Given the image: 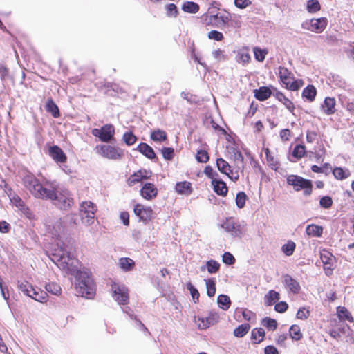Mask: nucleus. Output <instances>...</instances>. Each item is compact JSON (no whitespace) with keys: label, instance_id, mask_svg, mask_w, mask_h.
<instances>
[{"label":"nucleus","instance_id":"obj_1","mask_svg":"<svg viewBox=\"0 0 354 354\" xmlns=\"http://www.w3.org/2000/svg\"><path fill=\"white\" fill-rule=\"evenodd\" d=\"M50 259L66 274H74L76 272L75 290L77 296L88 298V275L86 272L77 271L73 266L74 259L71 252L59 246L49 254Z\"/></svg>","mask_w":354,"mask_h":354},{"label":"nucleus","instance_id":"obj_2","mask_svg":"<svg viewBox=\"0 0 354 354\" xmlns=\"http://www.w3.org/2000/svg\"><path fill=\"white\" fill-rule=\"evenodd\" d=\"M21 182L24 187L36 198L44 200L53 198L55 194L50 189L51 183L41 184L35 176L28 171H24L21 175Z\"/></svg>","mask_w":354,"mask_h":354},{"label":"nucleus","instance_id":"obj_3","mask_svg":"<svg viewBox=\"0 0 354 354\" xmlns=\"http://www.w3.org/2000/svg\"><path fill=\"white\" fill-rule=\"evenodd\" d=\"M50 189H52L55 194L53 198H45L44 200H50L53 201V204L59 209L63 211H68L74 203L71 194L67 190L63 192H59L58 186L54 183L50 184Z\"/></svg>","mask_w":354,"mask_h":354},{"label":"nucleus","instance_id":"obj_4","mask_svg":"<svg viewBox=\"0 0 354 354\" xmlns=\"http://www.w3.org/2000/svg\"><path fill=\"white\" fill-rule=\"evenodd\" d=\"M95 150L103 158L113 160H121L124 156V149L110 145H98Z\"/></svg>","mask_w":354,"mask_h":354},{"label":"nucleus","instance_id":"obj_5","mask_svg":"<svg viewBox=\"0 0 354 354\" xmlns=\"http://www.w3.org/2000/svg\"><path fill=\"white\" fill-rule=\"evenodd\" d=\"M287 183L292 186L296 192L303 189L305 196H310L312 193L313 184L311 180L308 179L292 174L287 177Z\"/></svg>","mask_w":354,"mask_h":354},{"label":"nucleus","instance_id":"obj_6","mask_svg":"<svg viewBox=\"0 0 354 354\" xmlns=\"http://www.w3.org/2000/svg\"><path fill=\"white\" fill-rule=\"evenodd\" d=\"M111 292L113 299L120 305H125L129 302V290L124 284L111 281Z\"/></svg>","mask_w":354,"mask_h":354},{"label":"nucleus","instance_id":"obj_7","mask_svg":"<svg viewBox=\"0 0 354 354\" xmlns=\"http://www.w3.org/2000/svg\"><path fill=\"white\" fill-rule=\"evenodd\" d=\"M221 227L233 237H241L245 232V224L244 222L235 221L232 218L226 219L221 225Z\"/></svg>","mask_w":354,"mask_h":354},{"label":"nucleus","instance_id":"obj_8","mask_svg":"<svg viewBox=\"0 0 354 354\" xmlns=\"http://www.w3.org/2000/svg\"><path fill=\"white\" fill-rule=\"evenodd\" d=\"M92 134L99 138L104 142H111L115 140L114 138L115 127L111 124H104L100 129H93Z\"/></svg>","mask_w":354,"mask_h":354},{"label":"nucleus","instance_id":"obj_9","mask_svg":"<svg viewBox=\"0 0 354 354\" xmlns=\"http://www.w3.org/2000/svg\"><path fill=\"white\" fill-rule=\"evenodd\" d=\"M328 21L325 17L312 19L302 24V28L317 33L322 32L326 27Z\"/></svg>","mask_w":354,"mask_h":354},{"label":"nucleus","instance_id":"obj_10","mask_svg":"<svg viewBox=\"0 0 354 354\" xmlns=\"http://www.w3.org/2000/svg\"><path fill=\"white\" fill-rule=\"evenodd\" d=\"M216 166L221 173L226 174L232 180L236 182L239 180V176L238 173H234L231 169V166L224 159L221 158H217Z\"/></svg>","mask_w":354,"mask_h":354},{"label":"nucleus","instance_id":"obj_11","mask_svg":"<svg viewBox=\"0 0 354 354\" xmlns=\"http://www.w3.org/2000/svg\"><path fill=\"white\" fill-rule=\"evenodd\" d=\"M48 153L50 156L57 162L64 163L66 161L67 157L63 150L57 145L49 147Z\"/></svg>","mask_w":354,"mask_h":354},{"label":"nucleus","instance_id":"obj_12","mask_svg":"<svg viewBox=\"0 0 354 354\" xmlns=\"http://www.w3.org/2000/svg\"><path fill=\"white\" fill-rule=\"evenodd\" d=\"M133 211L135 214L143 221L150 220L153 212L151 207H146L140 204L136 205Z\"/></svg>","mask_w":354,"mask_h":354},{"label":"nucleus","instance_id":"obj_13","mask_svg":"<svg viewBox=\"0 0 354 354\" xmlns=\"http://www.w3.org/2000/svg\"><path fill=\"white\" fill-rule=\"evenodd\" d=\"M157 188L151 183H145L140 189L141 196L147 200H151L157 196Z\"/></svg>","mask_w":354,"mask_h":354},{"label":"nucleus","instance_id":"obj_14","mask_svg":"<svg viewBox=\"0 0 354 354\" xmlns=\"http://www.w3.org/2000/svg\"><path fill=\"white\" fill-rule=\"evenodd\" d=\"M283 283L286 288H288L293 294H298L301 290L299 282L293 279L290 275L286 274L283 276Z\"/></svg>","mask_w":354,"mask_h":354},{"label":"nucleus","instance_id":"obj_15","mask_svg":"<svg viewBox=\"0 0 354 354\" xmlns=\"http://www.w3.org/2000/svg\"><path fill=\"white\" fill-rule=\"evenodd\" d=\"M136 150H138L140 153L150 160H155V162L158 160V158L154 152V150L147 143H140L138 145Z\"/></svg>","mask_w":354,"mask_h":354},{"label":"nucleus","instance_id":"obj_16","mask_svg":"<svg viewBox=\"0 0 354 354\" xmlns=\"http://www.w3.org/2000/svg\"><path fill=\"white\" fill-rule=\"evenodd\" d=\"M335 104L336 102L335 98L330 97H326L322 105L324 113L328 115L334 114L336 111Z\"/></svg>","mask_w":354,"mask_h":354},{"label":"nucleus","instance_id":"obj_17","mask_svg":"<svg viewBox=\"0 0 354 354\" xmlns=\"http://www.w3.org/2000/svg\"><path fill=\"white\" fill-rule=\"evenodd\" d=\"M212 184L213 185L214 191L218 195L222 196H226L228 189L225 182L222 180L214 179L212 180Z\"/></svg>","mask_w":354,"mask_h":354},{"label":"nucleus","instance_id":"obj_18","mask_svg":"<svg viewBox=\"0 0 354 354\" xmlns=\"http://www.w3.org/2000/svg\"><path fill=\"white\" fill-rule=\"evenodd\" d=\"M147 171L146 170H139L135 172L128 178V184L129 185H133L144 179H147L149 176L147 175Z\"/></svg>","mask_w":354,"mask_h":354},{"label":"nucleus","instance_id":"obj_19","mask_svg":"<svg viewBox=\"0 0 354 354\" xmlns=\"http://www.w3.org/2000/svg\"><path fill=\"white\" fill-rule=\"evenodd\" d=\"M273 96H274L279 102L283 103L286 108L293 113V111L295 109L294 104L287 98L283 93L276 91V92L273 93Z\"/></svg>","mask_w":354,"mask_h":354},{"label":"nucleus","instance_id":"obj_20","mask_svg":"<svg viewBox=\"0 0 354 354\" xmlns=\"http://www.w3.org/2000/svg\"><path fill=\"white\" fill-rule=\"evenodd\" d=\"M254 93L255 98L259 101H265L272 95L271 90L266 86H261L259 89H255Z\"/></svg>","mask_w":354,"mask_h":354},{"label":"nucleus","instance_id":"obj_21","mask_svg":"<svg viewBox=\"0 0 354 354\" xmlns=\"http://www.w3.org/2000/svg\"><path fill=\"white\" fill-rule=\"evenodd\" d=\"M199 320L203 323L205 328H207L211 325L216 324L219 320V315L216 312H209L208 316L203 318H199Z\"/></svg>","mask_w":354,"mask_h":354},{"label":"nucleus","instance_id":"obj_22","mask_svg":"<svg viewBox=\"0 0 354 354\" xmlns=\"http://www.w3.org/2000/svg\"><path fill=\"white\" fill-rule=\"evenodd\" d=\"M279 293L274 290H270L264 297L265 305L267 306H270L279 301Z\"/></svg>","mask_w":354,"mask_h":354},{"label":"nucleus","instance_id":"obj_23","mask_svg":"<svg viewBox=\"0 0 354 354\" xmlns=\"http://www.w3.org/2000/svg\"><path fill=\"white\" fill-rule=\"evenodd\" d=\"M175 189L178 194L185 195H189L192 192V185L187 181L176 183Z\"/></svg>","mask_w":354,"mask_h":354},{"label":"nucleus","instance_id":"obj_24","mask_svg":"<svg viewBox=\"0 0 354 354\" xmlns=\"http://www.w3.org/2000/svg\"><path fill=\"white\" fill-rule=\"evenodd\" d=\"M279 76L281 82L286 86L290 84V81L293 79L292 73L283 66L279 67Z\"/></svg>","mask_w":354,"mask_h":354},{"label":"nucleus","instance_id":"obj_25","mask_svg":"<svg viewBox=\"0 0 354 354\" xmlns=\"http://www.w3.org/2000/svg\"><path fill=\"white\" fill-rule=\"evenodd\" d=\"M119 266L122 270L129 272L134 268L135 262L129 257H122L119 259Z\"/></svg>","mask_w":354,"mask_h":354},{"label":"nucleus","instance_id":"obj_26","mask_svg":"<svg viewBox=\"0 0 354 354\" xmlns=\"http://www.w3.org/2000/svg\"><path fill=\"white\" fill-rule=\"evenodd\" d=\"M306 232L310 236L320 237L323 233V228L322 226L310 224L307 225Z\"/></svg>","mask_w":354,"mask_h":354},{"label":"nucleus","instance_id":"obj_27","mask_svg":"<svg viewBox=\"0 0 354 354\" xmlns=\"http://www.w3.org/2000/svg\"><path fill=\"white\" fill-rule=\"evenodd\" d=\"M30 295V297L41 303H46L48 300V294L40 289L33 288V291Z\"/></svg>","mask_w":354,"mask_h":354},{"label":"nucleus","instance_id":"obj_28","mask_svg":"<svg viewBox=\"0 0 354 354\" xmlns=\"http://www.w3.org/2000/svg\"><path fill=\"white\" fill-rule=\"evenodd\" d=\"M334 177L337 180H342L348 178L351 172L348 169H343L342 167H335L332 170Z\"/></svg>","mask_w":354,"mask_h":354},{"label":"nucleus","instance_id":"obj_29","mask_svg":"<svg viewBox=\"0 0 354 354\" xmlns=\"http://www.w3.org/2000/svg\"><path fill=\"white\" fill-rule=\"evenodd\" d=\"M316 94L317 91L313 85H308L302 91V97L309 102H313L315 100Z\"/></svg>","mask_w":354,"mask_h":354},{"label":"nucleus","instance_id":"obj_30","mask_svg":"<svg viewBox=\"0 0 354 354\" xmlns=\"http://www.w3.org/2000/svg\"><path fill=\"white\" fill-rule=\"evenodd\" d=\"M46 109L55 118H59L60 115L59 108L52 99L47 100Z\"/></svg>","mask_w":354,"mask_h":354},{"label":"nucleus","instance_id":"obj_31","mask_svg":"<svg viewBox=\"0 0 354 354\" xmlns=\"http://www.w3.org/2000/svg\"><path fill=\"white\" fill-rule=\"evenodd\" d=\"M150 138L155 142H161L167 140V136L165 131L158 129L151 133Z\"/></svg>","mask_w":354,"mask_h":354},{"label":"nucleus","instance_id":"obj_32","mask_svg":"<svg viewBox=\"0 0 354 354\" xmlns=\"http://www.w3.org/2000/svg\"><path fill=\"white\" fill-rule=\"evenodd\" d=\"M182 10L187 13L195 14L199 10V6L193 1H186L183 4Z\"/></svg>","mask_w":354,"mask_h":354},{"label":"nucleus","instance_id":"obj_33","mask_svg":"<svg viewBox=\"0 0 354 354\" xmlns=\"http://www.w3.org/2000/svg\"><path fill=\"white\" fill-rule=\"evenodd\" d=\"M265 153L266 156V160L268 162L270 167L272 168V169L277 171L280 166L279 162L273 156L271 155L269 149L267 148L265 149Z\"/></svg>","mask_w":354,"mask_h":354},{"label":"nucleus","instance_id":"obj_34","mask_svg":"<svg viewBox=\"0 0 354 354\" xmlns=\"http://www.w3.org/2000/svg\"><path fill=\"white\" fill-rule=\"evenodd\" d=\"M217 303L218 306L224 310L230 308L231 301L230 297L225 295H220L217 298Z\"/></svg>","mask_w":354,"mask_h":354},{"label":"nucleus","instance_id":"obj_35","mask_svg":"<svg viewBox=\"0 0 354 354\" xmlns=\"http://www.w3.org/2000/svg\"><path fill=\"white\" fill-rule=\"evenodd\" d=\"M230 153L231 154V157L236 162L237 165L239 163H243L244 158L238 148L232 147L230 149Z\"/></svg>","mask_w":354,"mask_h":354},{"label":"nucleus","instance_id":"obj_36","mask_svg":"<svg viewBox=\"0 0 354 354\" xmlns=\"http://www.w3.org/2000/svg\"><path fill=\"white\" fill-rule=\"evenodd\" d=\"M88 203L86 201H83L80 207V213L82 217V223L87 224L88 223Z\"/></svg>","mask_w":354,"mask_h":354},{"label":"nucleus","instance_id":"obj_37","mask_svg":"<svg viewBox=\"0 0 354 354\" xmlns=\"http://www.w3.org/2000/svg\"><path fill=\"white\" fill-rule=\"evenodd\" d=\"M250 326L248 324L239 325L234 330V335L236 337H243L249 331Z\"/></svg>","mask_w":354,"mask_h":354},{"label":"nucleus","instance_id":"obj_38","mask_svg":"<svg viewBox=\"0 0 354 354\" xmlns=\"http://www.w3.org/2000/svg\"><path fill=\"white\" fill-rule=\"evenodd\" d=\"M251 336L252 339L255 341L254 343H260L265 336V330L262 328H254L252 330Z\"/></svg>","mask_w":354,"mask_h":354},{"label":"nucleus","instance_id":"obj_39","mask_svg":"<svg viewBox=\"0 0 354 354\" xmlns=\"http://www.w3.org/2000/svg\"><path fill=\"white\" fill-rule=\"evenodd\" d=\"M337 312L340 319H346L351 322H353V317L345 307H337Z\"/></svg>","mask_w":354,"mask_h":354},{"label":"nucleus","instance_id":"obj_40","mask_svg":"<svg viewBox=\"0 0 354 354\" xmlns=\"http://www.w3.org/2000/svg\"><path fill=\"white\" fill-rule=\"evenodd\" d=\"M223 11L225 14L219 15L218 23L216 24L218 28L228 25L229 22L231 21V14L225 10H223Z\"/></svg>","mask_w":354,"mask_h":354},{"label":"nucleus","instance_id":"obj_41","mask_svg":"<svg viewBox=\"0 0 354 354\" xmlns=\"http://www.w3.org/2000/svg\"><path fill=\"white\" fill-rule=\"evenodd\" d=\"M289 333L291 338L294 340L298 341L302 338V333L298 325L291 326L289 329Z\"/></svg>","mask_w":354,"mask_h":354},{"label":"nucleus","instance_id":"obj_42","mask_svg":"<svg viewBox=\"0 0 354 354\" xmlns=\"http://www.w3.org/2000/svg\"><path fill=\"white\" fill-rule=\"evenodd\" d=\"M137 140V137L131 131L125 132L122 136V141L128 146L133 145Z\"/></svg>","mask_w":354,"mask_h":354},{"label":"nucleus","instance_id":"obj_43","mask_svg":"<svg viewBox=\"0 0 354 354\" xmlns=\"http://www.w3.org/2000/svg\"><path fill=\"white\" fill-rule=\"evenodd\" d=\"M207 295L212 297L214 296L216 293V281L214 279H209L205 280Z\"/></svg>","mask_w":354,"mask_h":354},{"label":"nucleus","instance_id":"obj_44","mask_svg":"<svg viewBox=\"0 0 354 354\" xmlns=\"http://www.w3.org/2000/svg\"><path fill=\"white\" fill-rule=\"evenodd\" d=\"M261 324L263 326L267 328L269 330H274L277 327V322L275 319L265 317L262 319Z\"/></svg>","mask_w":354,"mask_h":354},{"label":"nucleus","instance_id":"obj_45","mask_svg":"<svg viewBox=\"0 0 354 354\" xmlns=\"http://www.w3.org/2000/svg\"><path fill=\"white\" fill-rule=\"evenodd\" d=\"M206 266L208 272L210 274L216 273L220 268V264L214 260L207 261L206 263Z\"/></svg>","mask_w":354,"mask_h":354},{"label":"nucleus","instance_id":"obj_46","mask_svg":"<svg viewBox=\"0 0 354 354\" xmlns=\"http://www.w3.org/2000/svg\"><path fill=\"white\" fill-rule=\"evenodd\" d=\"M247 199V195L244 192H239L237 193L236 196V206L241 209L245 205V201Z\"/></svg>","mask_w":354,"mask_h":354},{"label":"nucleus","instance_id":"obj_47","mask_svg":"<svg viewBox=\"0 0 354 354\" xmlns=\"http://www.w3.org/2000/svg\"><path fill=\"white\" fill-rule=\"evenodd\" d=\"M45 288L46 291L55 295H58L61 292L60 286L55 283H49L46 284Z\"/></svg>","mask_w":354,"mask_h":354},{"label":"nucleus","instance_id":"obj_48","mask_svg":"<svg viewBox=\"0 0 354 354\" xmlns=\"http://www.w3.org/2000/svg\"><path fill=\"white\" fill-rule=\"evenodd\" d=\"M295 243L293 241H290L282 246L281 250L286 255L290 256L292 254L295 249Z\"/></svg>","mask_w":354,"mask_h":354},{"label":"nucleus","instance_id":"obj_49","mask_svg":"<svg viewBox=\"0 0 354 354\" xmlns=\"http://www.w3.org/2000/svg\"><path fill=\"white\" fill-rule=\"evenodd\" d=\"M161 153L166 160H171L174 157V149L171 147H162Z\"/></svg>","mask_w":354,"mask_h":354},{"label":"nucleus","instance_id":"obj_50","mask_svg":"<svg viewBox=\"0 0 354 354\" xmlns=\"http://www.w3.org/2000/svg\"><path fill=\"white\" fill-rule=\"evenodd\" d=\"M307 10L310 13H314L320 10V4L317 0H309L307 3Z\"/></svg>","mask_w":354,"mask_h":354},{"label":"nucleus","instance_id":"obj_51","mask_svg":"<svg viewBox=\"0 0 354 354\" xmlns=\"http://www.w3.org/2000/svg\"><path fill=\"white\" fill-rule=\"evenodd\" d=\"M187 288L189 290L194 303L198 302L200 294L198 290L192 284L191 282L187 283Z\"/></svg>","mask_w":354,"mask_h":354},{"label":"nucleus","instance_id":"obj_52","mask_svg":"<svg viewBox=\"0 0 354 354\" xmlns=\"http://www.w3.org/2000/svg\"><path fill=\"white\" fill-rule=\"evenodd\" d=\"M166 14L170 17H176L178 15V10L174 3H169L166 6Z\"/></svg>","mask_w":354,"mask_h":354},{"label":"nucleus","instance_id":"obj_53","mask_svg":"<svg viewBox=\"0 0 354 354\" xmlns=\"http://www.w3.org/2000/svg\"><path fill=\"white\" fill-rule=\"evenodd\" d=\"M209 154L205 150H198L196 155V159L199 162L205 163L209 160Z\"/></svg>","mask_w":354,"mask_h":354},{"label":"nucleus","instance_id":"obj_54","mask_svg":"<svg viewBox=\"0 0 354 354\" xmlns=\"http://www.w3.org/2000/svg\"><path fill=\"white\" fill-rule=\"evenodd\" d=\"M236 62L243 64H247L250 60V55L248 53L239 51L236 55Z\"/></svg>","mask_w":354,"mask_h":354},{"label":"nucleus","instance_id":"obj_55","mask_svg":"<svg viewBox=\"0 0 354 354\" xmlns=\"http://www.w3.org/2000/svg\"><path fill=\"white\" fill-rule=\"evenodd\" d=\"M306 153L305 147L304 145H297L293 149L292 156L297 158H302Z\"/></svg>","mask_w":354,"mask_h":354},{"label":"nucleus","instance_id":"obj_56","mask_svg":"<svg viewBox=\"0 0 354 354\" xmlns=\"http://www.w3.org/2000/svg\"><path fill=\"white\" fill-rule=\"evenodd\" d=\"M319 205L324 209H329L333 205V200L330 196H323L320 198Z\"/></svg>","mask_w":354,"mask_h":354},{"label":"nucleus","instance_id":"obj_57","mask_svg":"<svg viewBox=\"0 0 354 354\" xmlns=\"http://www.w3.org/2000/svg\"><path fill=\"white\" fill-rule=\"evenodd\" d=\"M19 289L26 295H30V292L33 291V288L28 283H21L18 285Z\"/></svg>","mask_w":354,"mask_h":354},{"label":"nucleus","instance_id":"obj_58","mask_svg":"<svg viewBox=\"0 0 354 354\" xmlns=\"http://www.w3.org/2000/svg\"><path fill=\"white\" fill-rule=\"evenodd\" d=\"M254 54L255 59L259 62H263L265 59L267 51L266 50H261L257 47L254 48Z\"/></svg>","mask_w":354,"mask_h":354},{"label":"nucleus","instance_id":"obj_59","mask_svg":"<svg viewBox=\"0 0 354 354\" xmlns=\"http://www.w3.org/2000/svg\"><path fill=\"white\" fill-rule=\"evenodd\" d=\"M234 257L229 252H225L223 255V261L224 263L231 266L235 263Z\"/></svg>","mask_w":354,"mask_h":354},{"label":"nucleus","instance_id":"obj_60","mask_svg":"<svg viewBox=\"0 0 354 354\" xmlns=\"http://www.w3.org/2000/svg\"><path fill=\"white\" fill-rule=\"evenodd\" d=\"M208 37L210 39H214L216 41H220L223 39V35L217 30H211L208 33Z\"/></svg>","mask_w":354,"mask_h":354},{"label":"nucleus","instance_id":"obj_61","mask_svg":"<svg viewBox=\"0 0 354 354\" xmlns=\"http://www.w3.org/2000/svg\"><path fill=\"white\" fill-rule=\"evenodd\" d=\"M310 315V312L308 310L305 308H300L297 313V318L299 319H306Z\"/></svg>","mask_w":354,"mask_h":354},{"label":"nucleus","instance_id":"obj_62","mask_svg":"<svg viewBox=\"0 0 354 354\" xmlns=\"http://www.w3.org/2000/svg\"><path fill=\"white\" fill-rule=\"evenodd\" d=\"M205 174L212 180L214 179H216V177L218 176V173L213 171V169L211 166H206L204 169Z\"/></svg>","mask_w":354,"mask_h":354},{"label":"nucleus","instance_id":"obj_63","mask_svg":"<svg viewBox=\"0 0 354 354\" xmlns=\"http://www.w3.org/2000/svg\"><path fill=\"white\" fill-rule=\"evenodd\" d=\"M288 305L286 301H280L275 304L274 310L280 313H283L287 310Z\"/></svg>","mask_w":354,"mask_h":354},{"label":"nucleus","instance_id":"obj_64","mask_svg":"<svg viewBox=\"0 0 354 354\" xmlns=\"http://www.w3.org/2000/svg\"><path fill=\"white\" fill-rule=\"evenodd\" d=\"M302 86L301 81L299 82L297 80L293 81L292 82H290V84L286 85V88L288 89H290L291 91H295L300 88V87Z\"/></svg>","mask_w":354,"mask_h":354}]
</instances>
